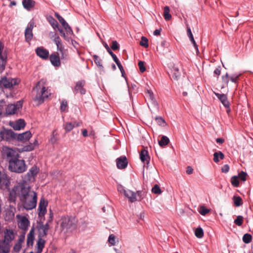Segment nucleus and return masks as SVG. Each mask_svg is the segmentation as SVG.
Returning <instances> with one entry per match:
<instances>
[{
    "mask_svg": "<svg viewBox=\"0 0 253 253\" xmlns=\"http://www.w3.org/2000/svg\"><path fill=\"white\" fill-rule=\"evenodd\" d=\"M11 199L14 200L18 197L23 207L27 211L36 208L37 203V193L30 190V186L25 182L18 183L10 192Z\"/></svg>",
    "mask_w": 253,
    "mask_h": 253,
    "instance_id": "f257e3e1",
    "label": "nucleus"
},
{
    "mask_svg": "<svg viewBox=\"0 0 253 253\" xmlns=\"http://www.w3.org/2000/svg\"><path fill=\"white\" fill-rule=\"evenodd\" d=\"M34 90L36 91L37 94L33 99L37 105L42 103L45 99L47 98L51 94L50 91L46 87L41 86L40 82L37 84Z\"/></svg>",
    "mask_w": 253,
    "mask_h": 253,
    "instance_id": "f03ea898",
    "label": "nucleus"
},
{
    "mask_svg": "<svg viewBox=\"0 0 253 253\" xmlns=\"http://www.w3.org/2000/svg\"><path fill=\"white\" fill-rule=\"evenodd\" d=\"M60 224L65 232H72L77 228V220L73 216H63L60 219Z\"/></svg>",
    "mask_w": 253,
    "mask_h": 253,
    "instance_id": "7ed1b4c3",
    "label": "nucleus"
},
{
    "mask_svg": "<svg viewBox=\"0 0 253 253\" xmlns=\"http://www.w3.org/2000/svg\"><path fill=\"white\" fill-rule=\"evenodd\" d=\"M8 169L12 172L21 173L26 171L27 166L24 160L17 158L8 161Z\"/></svg>",
    "mask_w": 253,
    "mask_h": 253,
    "instance_id": "20e7f679",
    "label": "nucleus"
},
{
    "mask_svg": "<svg viewBox=\"0 0 253 253\" xmlns=\"http://www.w3.org/2000/svg\"><path fill=\"white\" fill-rule=\"evenodd\" d=\"M20 81L18 79H13L3 77L0 80V89H11L13 87L18 84Z\"/></svg>",
    "mask_w": 253,
    "mask_h": 253,
    "instance_id": "39448f33",
    "label": "nucleus"
},
{
    "mask_svg": "<svg viewBox=\"0 0 253 253\" xmlns=\"http://www.w3.org/2000/svg\"><path fill=\"white\" fill-rule=\"evenodd\" d=\"M28 215H22L21 214H17L16 216L18 228L24 232H26L28 230L30 224V222L28 219Z\"/></svg>",
    "mask_w": 253,
    "mask_h": 253,
    "instance_id": "423d86ee",
    "label": "nucleus"
},
{
    "mask_svg": "<svg viewBox=\"0 0 253 253\" xmlns=\"http://www.w3.org/2000/svg\"><path fill=\"white\" fill-rule=\"evenodd\" d=\"M2 153L4 157H6L8 161L19 157V154L16 149L10 148L7 146L2 147Z\"/></svg>",
    "mask_w": 253,
    "mask_h": 253,
    "instance_id": "0eeeda50",
    "label": "nucleus"
},
{
    "mask_svg": "<svg viewBox=\"0 0 253 253\" xmlns=\"http://www.w3.org/2000/svg\"><path fill=\"white\" fill-rule=\"evenodd\" d=\"M16 133L11 129L0 130V142L2 141L9 142L14 139Z\"/></svg>",
    "mask_w": 253,
    "mask_h": 253,
    "instance_id": "6e6552de",
    "label": "nucleus"
},
{
    "mask_svg": "<svg viewBox=\"0 0 253 253\" xmlns=\"http://www.w3.org/2000/svg\"><path fill=\"white\" fill-rule=\"evenodd\" d=\"M22 102L19 101L16 104H10L5 108V113L7 115H13L17 113L22 107Z\"/></svg>",
    "mask_w": 253,
    "mask_h": 253,
    "instance_id": "1a4fd4ad",
    "label": "nucleus"
},
{
    "mask_svg": "<svg viewBox=\"0 0 253 253\" xmlns=\"http://www.w3.org/2000/svg\"><path fill=\"white\" fill-rule=\"evenodd\" d=\"M47 204V201L44 199H41L38 208L39 216H43L46 213Z\"/></svg>",
    "mask_w": 253,
    "mask_h": 253,
    "instance_id": "9d476101",
    "label": "nucleus"
},
{
    "mask_svg": "<svg viewBox=\"0 0 253 253\" xmlns=\"http://www.w3.org/2000/svg\"><path fill=\"white\" fill-rule=\"evenodd\" d=\"M54 15L66 32H73L71 27L69 26L68 23L59 13L55 12Z\"/></svg>",
    "mask_w": 253,
    "mask_h": 253,
    "instance_id": "9b49d317",
    "label": "nucleus"
},
{
    "mask_svg": "<svg viewBox=\"0 0 253 253\" xmlns=\"http://www.w3.org/2000/svg\"><path fill=\"white\" fill-rule=\"evenodd\" d=\"M116 162L117 167L118 169H123L126 168L128 164L127 158L125 156H123L117 158L116 160Z\"/></svg>",
    "mask_w": 253,
    "mask_h": 253,
    "instance_id": "f8f14e48",
    "label": "nucleus"
},
{
    "mask_svg": "<svg viewBox=\"0 0 253 253\" xmlns=\"http://www.w3.org/2000/svg\"><path fill=\"white\" fill-rule=\"evenodd\" d=\"M32 137V134L30 131H27L24 133L16 134V136L14 139H17L18 141L25 142L29 140Z\"/></svg>",
    "mask_w": 253,
    "mask_h": 253,
    "instance_id": "ddd939ff",
    "label": "nucleus"
},
{
    "mask_svg": "<svg viewBox=\"0 0 253 253\" xmlns=\"http://www.w3.org/2000/svg\"><path fill=\"white\" fill-rule=\"evenodd\" d=\"M10 184L9 179L5 173H0V187L1 189H7Z\"/></svg>",
    "mask_w": 253,
    "mask_h": 253,
    "instance_id": "4468645a",
    "label": "nucleus"
},
{
    "mask_svg": "<svg viewBox=\"0 0 253 253\" xmlns=\"http://www.w3.org/2000/svg\"><path fill=\"white\" fill-rule=\"evenodd\" d=\"M49 228V225L48 222L45 224H40L38 226V237H44L47 235V231Z\"/></svg>",
    "mask_w": 253,
    "mask_h": 253,
    "instance_id": "2eb2a0df",
    "label": "nucleus"
},
{
    "mask_svg": "<svg viewBox=\"0 0 253 253\" xmlns=\"http://www.w3.org/2000/svg\"><path fill=\"white\" fill-rule=\"evenodd\" d=\"M84 84L85 82L84 81L78 82L74 89L75 93L79 92L81 94H84L86 92L85 89L84 87Z\"/></svg>",
    "mask_w": 253,
    "mask_h": 253,
    "instance_id": "dca6fc26",
    "label": "nucleus"
},
{
    "mask_svg": "<svg viewBox=\"0 0 253 253\" xmlns=\"http://www.w3.org/2000/svg\"><path fill=\"white\" fill-rule=\"evenodd\" d=\"M123 194L130 202L132 203L136 201V194L135 192L130 190L123 189Z\"/></svg>",
    "mask_w": 253,
    "mask_h": 253,
    "instance_id": "f3484780",
    "label": "nucleus"
},
{
    "mask_svg": "<svg viewBox=\"0 0 253 253\" xmlns=\"http://www.w3.org/2000/svg\"><path fill=\"white\" fill-rule=\"evenodd\" d=\"M4 242L8 243L12 241L15 238V234L13 230L6 229L4 231Z\"/></svg>",
    "mask_w": 253,
    "mask_h": 253,
    "instance_id": "a211bd4d",
    "label": "nucleus"
},
{
    "mask_svg": "<svg viewBox=\"0 0 253 253\" xmlns=\"http://www.w3.org/2000/svg\"><path fill=\"white\" fill-rule=\"evenodd\" d=\"M35 240V228L34 227H32L30 232L27 235V245L28 247L32 246L34 244Z\"/></svg>",
    "mask_w": 253,
    "mask_h": 253,
    "instance_id": "6ab92c4d",
    "label": "nucleus"
},
{
    "mask_svg": "<svg viewBox=\"0 0 253 253\" xmlns=\"http://www.w3.org/2000/svg\"><path fill=\"white\" fill-rule=\"evenodd\" d=\"M215 95L219 99V100L225 107H229L230 103L227 99V97L226 94L215 93Z\"/></svg>",
    "mask_w": 253,
    "mask_h": 253,
    "instance_id": "aec40b11",
    "label": "nucleus"
},
{
    "mask_svg": "<svg viewBox=\"0 0 253 253\" xmlns=\"http://www.w3.org/2000/svg\"><path fill=\"white\" fill-rule=\"evenodd\" d=\"M140 159L144 164L148 165L149 163L150 158L148 155V152L145 149H143L140 153Z\"/></svg>",
    "mask_w": 253,
    "mask_h": 253,
    "instance_id": "412c9836",
    "label": "nucleus"
},
{
    "mask_svg": "<svg viewBox=\"0 0 253 253\" xmlns=\"http://www.w3.org/2000/svg\"><path fill=\"white\" fill-rule=\"evenodd\" d=\"M37 54L42 59H46L49 55V52L47 50L43 47H39L36 49Z\"/></svg>",
    "mask_w": 253,
    "mask_h": 253,
    "instance_id": "4be33fe9",
    "label": "nucleus"
},
{
    "mask_svg": "<svg viewBox=\"0 0 253 253\" xmlns=\"http://www.w3.org/2000/svg\"><path fill=\"white\" fill-rule=\"evenodd\" d=\"M25 233H24L19 236L18 241L15 244L13 248V249L15 252H19L21 250L22 248V244L25 240Z\"/></svg>",
    "mask_w": 253,
    "mask_h": 253,
    "instance_id": "5701e85b",
    "label": "nucleus"
},
{
    "mask_svg": "<svg viewBox=\"0 0 253 253\" xmlns=\"http://www.w3.org/2000/svg\"><path fill=\"white\" fill-rule=\"evenodd\" d=\"M81 124L80 123H77L76 122L73 123L66 122L63 125V127L66 132H69L72 130L75 126H79Z\"/></svg>",
    "mask_w": 253,
    "mask_h": 253,
    "instance_id": "b1692460",
    "label": "nucleus"
},
{
    "mask_svg": "<svg viewBox=\"0 0 253 253\" xmlns=\"http://www.w3.org/2000/svg\"><path fill=\"white\" fill-rule=\"evenodd\" d=\"M11 126L15 130H20L24 127L25 126V121L23 119H19L14 123H12Z\"/></svg>",
    "mask_w": 253,
    "mask_h": 253,
    "instance_id": "393cba45",
    "label": "nucleus"
},
{
    "mask_svg": "<svg viewBox=\"0 0 253 253\" xmlns=\"http://www.w3.org/2000/svg\"><path fill=\"white\" fill-rule=\"evenodd\" d=\"M146 100H148L152 105L156 106L157 103L155 101L154 94L151 90H147L145 94Z\"/></svg>",
    "mask_w": 253,
    "mask_h": 253,
    "instance_id": "a878e982",
    "label": "nucleus"
},
{
    "mask_svg": "<svg viewBox=\"0 0 253 253\" xmlns=\"http://www.w3.org/2000/svg\"><path fill=\"white\" fill-rule=\"evenodd\" d=\"M50 60L52 64L56 67L60 65V57L58 55L52 54L50 56Z\"/></svg>",
    "mask_w": 253,
    "mask_h": 253,
    "instance_id": "bb28decb",
    "label": "nucleus"
},
{
    "mask_svg": "<svg viewBox=\"0 0 253 253\" xmlns=\"http://www.w3.org/2000/svg\"><path fill=\"white\" fill-rule=\"evenodd\" d=\"M38 141L35 139L33 143H30L29 145L24 146L22 148V151H31L33 150L36 146H38Z\"/></svg>",
    "mask_w": 253,
    "mask_h": 253,
    "instance_id": "cd10ccee",
    "label": "nucleus"
},
{
    "mask_svg": "<svg viewBox=\"0 0 253 253\" xmlns=\"http://www.w3.org/2000/svg\"><path fill=\"white\" fill-rule=\"evenodd\" d=\"M23 7L28 10H30L35 4V1L33 0H23Z\"/></svg>",
    "mask_w": 253,
    "mask_h": 253,
    "instance_id": "c85d7f7f",
    "label": "nucleus"
},
{
    "mask_svg": "<svg viewBox=\"0 0 253 253\" xmlns=\"http://www.w3.org/2000/svg\"><path fill=\"white\" fill-rule=\"evenodd\" d=\"M59 52L58 55L61 59H67L68 56V52L67 49H65L63 46L61 48H57Z\"/></svg>",
    "mask_w": 253,
    "mask_h": 253,
    "instance_id": "c756f323",
    "label": "nucleus"
},
{
    "mask_svg": "<svg viewBox=\"0 0 253 253\" xmlns=\"http://www.w3.org/2000/svg\"><path fill=\"white\" fill-rule=\"evenodd\" d=\"M39 170L37 167L33 166L29 170V172L27 173L28 179L30 180L32 177H35L38 173Z\"/></svg>",
    "mask_w": 253,
    "mask_h": 253,
    "instance_id": "7c9ffc66",
    "label": "nucleus"
},
{
    "mask_svg": "<svg viewBox=\"0 0 253 253\" xmlns=\"http://www.w3.org/2000/svg\"><path fill=\"white\" fill-rule=\"evenodd\" d=\"M47 20L54 30L57 29L59 30L58 22L52 16H48Z\"/></svg>",
    "mask_w": 253,
    "mask_h": 253,
    "instance_id": "2f4dec72",
    "label": "nucleus"
},
{
    "mask_svg": "<svg viewBox=\"0 0 253 253\" xmlns=\"http://www.w3.org/2000/svg\"><path fill=\"white\" fill-rule=\"evenodd\" d=\"M171 75L173 80L177 81L180 77V73L179 69L175 67H173L171 69Z\"/></svg>",
    "mask_w": 253,
    "mask_h": 253,
    "instance_id": "473e14b6",
    "label": "nucleus"
},
{
    "mask_svg": "<svg viewBox=\"0 0 253 253\" xmlns=\"http://www.w3.org/2000/svg\"><path fill=\"white\" fill-rule=\"evenodd\" d=\"M42 238L43 237H38L37 245L38 247V252L39 253L42 252L44 247L45 241L43 239H42Z\"/></svg>",
    "mask_w": 253,
    "mask_h": 253,
    "instance_id": "72a5a7b5",
    "label": "nucleus"
},
{
    "mask_svg": "<svg viewBox=\"0 0 253 253\" xmlns=\"http://www.w3.org/2000/svg\"><path fill=\"white\" fill-rule=\"evenodd\" d=\"M7 55H0V70H3L7 62Z\"/></svg>",
    "mask_w": 253,
    "mask_h": 253,
    "instance_id": "f704fd0d",
    "label": "nucleus"
},
{
    "mask_svg": "<svg viewBox=\"0 0 253 253\" xmlns=\"http://www.w3.org/2000/svg\"><path fill=\"white\" fill-rule=\"evenodd\" d=\"M224 155L221 151L215 152L213 154V161L215 163L219 162V158L221 160H223L224 159Z\"/></svg>",
    "mask_w": 253,
    "mask_h": 253,
    "instance_id": "c9c22d12",
    "label": "nucleus"
},
{
    "mask_svg": "<svg viewBox=\"0 0 253 253\" xmlns=\"http://www.w3.org/2000/svg\"><path fill=\"white\" fill-rule=\"evenodd\" d=\"M169 142V138L166 136H163L159 141V144L161 147H164L167 145Z\"/></svg>",
    "mask_w": 253,
    "mask_h": 253,
    "instance_id": "e433bc0d",
    "label": "nucleus"
},
{
    "mask_svg": "<svg viewBox=\"0 0 253 253\" xmlns=\"http://www.w3.org/2000/svg\"><path fill=\"white\" fill-rule=\"evenodd\" d=\"M232 199L236 207H239L243 204L242 199L240 196H234Z\"/></svg>",
    "mask_w": 253,
    "mask_h": 253,
    "instance_id": "4c0bfd02",
    "label": "nucleus"
},
{
    "mask_svg": "<svg viewBox=\"0 0 253 253\" xmlns=\"http://www.w3.org/2000/svg\"><path fill=\"white\" fill-rule=\"evenodd\" d=\"M164 16L166 20H169L171 18V15L169 13V8L168 6L164 7Z\"/></svg>",
    "mask_w": 253,
    "mask_h": 253,
    "instance_id": "58836bf2",
    "label": "nucleus"
},
{
    "mask_svg": "<svg viewBox=\"0 0 253 253\" xmlns=\"http://www.w3.org/2000/svg\"><path fill=\"white\" fill-rule=\"evenodd\" d=\"M95 63L101 69L103 68L102 63V60L96 55H94L93 56Z\"/></svg>",
    "mask_w": 253,
    "mask_h": 253,
    "instance_id": "ea45409f",
    "label": "nucleus"
},
{
    "mask_svg": "<svg viewBox=\"0 0 253 253\" xmlns=\"http://www.w3.org/2000/svg\"><path fill=\"white\" fill-rule=\"evenodd\" d=\"M53 38V41L56 44L57 48H61V46H62V43H61V40L58 35L56 33L55 34L54 36L52 37Z\"/></svg>",
    "mask_w": 253,
    "mask_h": 253,
    "instance_id": "a19ab883",
    "label": "nucleus"
},
{
    "mask_svg": "<svg viewBox=\"0 0 253 253\" xmlns=\"http://www.w3.org/2000/svg\"><path fill=\"white\" fill-rule=\"evenodd\" d=\"M9 251L8 246L5 245L4 243H1L0 244V253H8Z\"/></svg>",
    "mask_w": 253,
    "mask_h": 253,
    "instance_id": "79ce46f5",
    "label": "nucleus"
},
{
    "mask_svg": "<svg viewBox=\"0 0 253 253\" xmlns=\"http://www.w3.org/2000/svg\"><path fill=\"white\" fill-rule=\"evenodd\" d=\"M252 240V236L250 234L246 233L243 237V241L246 244L250 243Z\"/></svg>",
    "mask_w": 253,
    "mask_h": 253,
    "instance_id": "37998d69",
    "label": "nucleus"
},
{
    "mask_svg": "<svg viewBox=\"0 0 253 253\" xmlns=\"http://www.w3.org/2000/svg\"><path fill=\"white\" fill-rule=\"evenodd\" d=\"M195 236L198 238H201L204 236L203 230L202 228H197L195 231Z\"/></svg>",
    "mask_w": 253,
    "mask_h": 253,
    "instance_id": "c03bdc74",
    "label": "nucleus"
},
{
    "mask_svg": "<svg viewBox=\"0 0 253 253\" xmlns=\"http://www.w3.org/2000/svg\"><path fill=\"white\" fill-rule=\"evenodd\" d=\"M152 192L155 194L160 195L162 193V191L160 188L159 186L156 184L152 189Z\"/></svg>",
    "mask_w": 253,
    "mask_h": 253,
    "instance_id": "a18cd8bd",
    "label": "nucleus"
},
{
    "mask_svg": "<svg viewBox=\"0 0 253 253\" xmlns=\"http://www.w3.org/2000/svg\"><path fill=\"white\" fill-rule=\"evenodd\" d=\"M210 211V210L207 209L204 206H201L199 210V212L202 215H205L208 213Z\"/></svg>",
    "mask_w": 253,
    "mask_h": 253,
    "instance_id": "49530a36",
    "label": "nucleus"
},
{
    "mask_svg": "<svg viewBox=\"0 0 253 253\" xmlns=\"http://www.w3.org/2000/svg\"><path fill=\"white\" fill-rule=\"evenodd\" d=\"M231 182L233 186L237 187L239 185V181L238 180V177L237 176H234L232 177Z\"/></svg>",
    "mask_w": 253,
    "mask_h": 253,
    "instance_id": "de8ad7c7",
    "label": "nucleus"
},
{
    "mask_svg": "<svg viewBox=\"0 0 253 253\" xmlns=\"http://www.w3.org/2000/svg\"><path fill=\"white\" fill-rule=\"evenodd\" d=\"M35 23L33 20H31L28 24V25L25 29V32H32Z\"/></svg>",
    "mask_w": 253,
    "mask_h": 253,
    "instance_id": "09e8293b",
    "label": "nucleus"
},
{
    "mask_svg": "<svg viewBox=\"0 0 253 253\" xmlns=\"http://www.w3.org/2000/svg\"><path fill=\"white\" fill-rule=\"evenodd\" d=\"M140 45L144 46V47H148V39L142 36L141 41L139 43Z\"/></svg>",
    "mask_w": 253,
    "mask_h": 253,
    "instance_id": "8fccbe9b",
    "label": "nucleus"
},
{
    "mask_svg": "<svg viewBox=\"0 0 253 253\" xmlns=\"http://www.w3.org/2000/svg\"><path fill=\"white\" fill-rule=\"evenodd\" d=\"M188 37H189L190 41L192 42V43H193L194 47L195 48V49L198 50V45L197 44H196V42L194 40V38L193 37V36L192 35V33H188Z\"/></svg>",
    "mask_w": 253,
    "mask_h": 253,
    "instance_id": "3c124183",
    "label": "nucleus"
},
{
    "mask_svg": "<svg viewBox=\"0 0 253 253\" xmlns=\"http://www.w3.org/2000/svg\"><path fill=\"white\" fill-rule=\"evenodd\" d=\"M243 222V217L242 216L239 215L234 220V223L238 226H241Z\"/></svg>",
    "mask_w": 253,
    "mask_h": 253,
    "instance_id": "603ef678",
    "label": "nucleus"
},
{
    "mask_svg": "<svg viewBox=\"0 0 253 253\" xmlns=\"http://www.w3.org/2000/svg\"><path fill=\"white\" fill-rule=\"evenodd\" d=\"M60 36L66 40L69 41L71 39V35L73 33H60Z\"/></svg>",
    "mask_w": 253,
    "mask_h": 253,
    "instance_id": "864d4df0",
    "label": "nucleus"
},
{
    "mask_svg": "<svg viewBox=\"0 0 253 253\" xmlns=\"http://www.w3.org/2000/svg\"><path fill=\"white\" fill-rule=\"evenodd\" d=\"M136 201H141L144 197L145 192L142 191H137L136 193Z\"/></svg>",
    "mask_w": 253,
    "mask_h": 253,
    "instance_id": "5fc2aeb1",
    "label": "nucleus"
},
{
    "mask_svg": "<svg viewBox=\"0 0 253 253\" xmlns=\"http://www.w3.org/2000/svg\"><path fill=\"white\" fill-rule=\"evenodd\" d=\"M247 175V174L246 172L242 171L239 173L237 176L238 177V178L240 179L243 181H245L246 180Z\"/></svg>",
    "mask_w": 253,
    "mask_h": 253,
    "instance_id": "6e6d98bb",
    "label": "nucleus"
},
{
    "mask_svg": "<svg viewBox=\"0 0 253 253\" xmlns=\"http://www.w3.org/2000/svg\"><path fill=\"white\" fill-rule=\"evenodd\" d=\"M111 48L114 50H117L119 48V44L116 41H114L112 42V45L111 46Z\"/></svg>",
    "mask_w": 253,
    "mask_h": 253,
    "instance_id": "4d7b16f0",
    "label": "nucleus"
},
{
    "mask_svg": "<svg viewBox=\"0 0 253 253\" xmlns=\"http://www.w3.org/2000/svg\"><path fill=\"white\" fill-rule=\"evenodd\" d=\"M155 120L159 125L162 126L165 123V120L162 117H157Z\"/></svg>",
    "mask_w": 253,
    "mask_h": 253,
    "instance_id": "13d9d810",
    "label": "nucleus"
},
{
    "mask_svg": "<svg viewBox=\"0 0 253 253\" xmlns=\"http://www.w3.org/2000/svg\"><path fill=\"white\" fill-rule=\"evenodd\" d=\"M138 65L139 66V68L141 72L143 73L146 70L144 62L143 61H139Z\"/></svg>",
    "mask_w": 253,
    "mask_h": 253,
    "instance_id": "bf43d9fd",
    "label": "nucleus"
},
{
    "mask_svg": "<svg viewBox=\"0 0 253 253\" xmlns=\"http://www.w3.org/2000/svg\"><path fill=\"white\" fill-rule=\"evenodd\" d=\"M240 76V74H239V75H236V74L233 75L230 78V80L232 82L236 83L237 82V81L238 80Z\"/></svg>",
    "mask_w": 253,
    "mask_h": 253,
    "instance_id": "052dcab7",
    "label": "nucleus"
},
{
    "mask_svg": "<svg viewBox=\"0 0 253 253\" xmlns=\"http://www.w3.org/2000/svg\"><path fill=\"white\" fill-rule=\"evenodd\" d=\"M67 107V102L66 101H62L61 103L60 110L61 111H65Z\"/></svg>",
    "mask_w": 253,
    "mask_h": 253,
    "instance_id": "680f3d73",
    "label": "nucleus"
},
{
    "mask_svg": "<svg viewBox=\"0 0 253 253\" xmlns=\"http://www.w3.org/2000/svg\"><path fill=\"white\" fill-rule=\"evenodd\" d=\"M109 242L112 245L115 244V236L113 234H111L109 236L108 238Z\"/></svg>",
    "mask_w": 253,
    "mask_h": 253,
    "instance_id": "e2e57ef3",
    "label": "nucleus"
},
{
    "mask_svg": "<svg viewBox=\"0 0 253 253\" xmlns=\"http://www.w3.org/2000/svg\"><path fill=\"white\" fill-rule=\"evenodd\" d=\"M108 52L111 55L112 57L113 58L114 61L115 62L117 61H118V60H119L118 59V58H117V56L111 50L110 48H108Z\"/></svg>",
    "mask_w": 253,
    "mask_h": 253,
    "instance_id": "0e129e2a",
    "label": "nucleus"
},
{
    "mask_svg": "<svg viewBox=\"0 0 253 253\" xmlns=\"http://www.w3.org/2000/svg\"><path fill=\"white\" fill-rule=\"evenodd\" d=\"M26 40L29 42L33 38V33H25Z\"/></svg>",
    "mask_w": 253,
    "mask_h": 253,
    "instance_id": "69168bd1",
    "label": "nucleus"
},
{
    "mask_svg": "<svg viewBox=\"0 0 253 253\" xmlns=\"http://www.w3.org/2000/svg\"><path fill=\"white\" fill-rule=\"evenodd\" d=\"M222 80L224 84L227 85L229 83V77L227 73H226L225 76L222 77Z\"/></svg>",
    "mask_w": 253,
    "mask_h": 253,
    "instance_id": "338daca9",
    "label": "nucleus"
},
{
    "mask_svg": "<svg viewBox=\"0 0 253 253\" xmlns=\"http://www.w3.org/2000/svg\"><path fill=\"white\" fill-rule=\"evenodd\" d=\"M5 106V102L3 100H0V113H2L4 107Z\"/></svg>",
    "mask_w": 253,
    "mask_h": 253,
    "instance_id": "774afa93",
    "label": "nucleus"
}]
</instances>
